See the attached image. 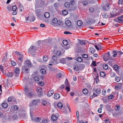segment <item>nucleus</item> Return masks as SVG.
<instances>
[{
  "mask_svg": "<svg viewBox=\"0 0 123 123\" xmlns=\"http://www.w3.org/2000/svg\"><path fill=\"white\" fill-rule=\"evenodd\" d=\"M37 109L35 107H31L30 109V113L31 117V119L35 122H39L41 120V117H36L34 116L35 114V112H34V110Z\"/></svg>",
  "mask_w": 123,
  "mask_h": 123,
  "instance_id": "nucleus-1",
  "label": "nucleus"
},
{
  "mask_svg": "<svg viewBox=\"0 0 123 123\" xmlns=\"http://www.w3.org/2000/svg\"><path fill=\"white\" fill-rule=\"evenodd\" d=\"M53 61H50L49 65H52L53 64L55 65L59 62V61L57 60V56L54 54L52 57Z\"/></svg>",
  "mask_w": 123,
  "mask_h": 123,
  "instance_id": "nucleus-2",
  "label": "nucleus"
},
{
  "mask_svg": "<svg viewBox=\"0 0 123 123\" xmlns=\"http://www.w3.org/2000/svg\"><path fill=\"white\" fill-rule=\"evenodd\" d=\"M101 56L105 61H107L111 58V57L110 55L109 52L105 53L104 55H102Z\"/></svg>",
  "mask_w": 123,
  "mask_h": 123,
  "instance_id": "nucleus-3",
  "label": "nucleus"
},
{
  "mask_svg": "<svg viewBox=\"0 0 123 123\" xmlns=\"http://www.w3.org/2000/svg\"><path fill=\"white\" fill-rule=\"evenodd\" d=\"M52 23L54 24H56L57 25H60L62 24V22L60 20H58L55 18H54L52 20Z\"/></svg>",
  "mask_w": 123,
  "mask_h": 123,
  "instance_id": "nucleus-4",
  "label": "nucleus"
},
{
  "mask_svg": "<svg viewBox=\"0 0 123 123\" xmlns=\"http://www.w3.org/2000/svg\"><path fill=\"white\" fill-rule=\"evenodd\" d=\"M16 53L18 60L20 61H22L23 60L24 57L22 54L18 52H16Z\"/></svg>",
  "mask_w": 123,
  "mask_h": 123,
  "instance_id": "nucleus-5",
  "label": "nucleus"
},
{
  "mask_svg": "<svg viewBox=\"0 0 123 123\" xmlns=\"http://www.w3.org/2000/svg\"><path fill=\"white\" fill-rule=\"evenodd\" d=\"M37 49V47L35 46H31L29 49L28 51L30 53L34 52Z\"/></svg>",
  "mask_w": 123,
  "mask_h": 123,
  "instance_id": "nucleus-6",
  "label": "nucleus"
},
{
  "mask_svg": "<svg viewBox=\"0 0 123 123\" xmlns=\"http://www.w3.org/2000/svg\"><path fill=\"white\" fill-rule=\"evenodd\" d=\"M22 70L23 72H25L26 73H28L29 71V69L26 65L23 66L22 68Z\"/></svg>",
  "mask_w": 123,
  "mask_h": 123,
  "instance_id": "nucleus-7",
  "label": "nucleus"
},
{
  "mask_svg": "<svg viewBox=\"0 0 123 123\" xmlns=\"http://www.w3.org/2000/svg\"><path fill=\"white\" fill-rule=\"evenodd\" d=\"M109 4L108 3H107L105 6H103V9L105 11H108L109 9Z\"/></svg>",
  "mask_w": 123,
  "mask_h": 123,
  "instance_id": "nucleus-8",
  "label": "nucleus"
},
{
  "mask_svg": "<svg viewBox=\"0 0 123 123\" xmlns=\"http://www.w3.org/2000/svg\"><path fill=\"white\" fill-rule=\"evenodd\" d=\"M101 87L100 86H98L95 91V92L97 94H100L101 93Z\"/></svg>",
  "mask_w": 123,
  "mask_h": 123,
  "instance_id": "nucleus-9",
  "label": "nucleus"
},
{
  "mask_svg": "<svg viewBox=\"0 0 123 123\" xmlns=\"http://www.w3.org/2000/svg\"><path fill=\"white\" fill-rule=\"evenodd\" d=\"M118 22L121 23L123 22V15H122L118 18Z\"/></svg>",
  "mask_w": 123,
  "mask_h": 123,
  "instance_id": "nucleus-10",
  "label": "nucleus"
},
{
  "mask_svg": "<svg viewBox=\"0 0 123 123\" xmlns=\"http://www.w3.org/2000/svg\"><path fill=\"white\" fill-rule=\"evenodd\" d=\"M59 115L57 114L56 115H53L51 116V118L52 119L53 121H55L56 120L57 118L59 117Z\"/></svg>",
  "mask_w": 123,
  "mask_h": 123,
  "instance_id": "nucleus-11",
  "label": "nucleus"
},
{
  "mask_svg": "<svg viewBox=\"0 0 123 123\" xmlns=\"http://www.w3.org/2000/svg\"><path fill=\"white\" fill-rule=\"evenodd\" d=\"M25 63L28 67H30L32 66V64L31 62L29 60H27L25 61Z\"/></svg>",
  "mask_w": 123,
  "mask_h": 123,
  "instance_id": "nucleus-12",
  "label": "nucleus"
},
{
  "mask_svg": "<svg viewBox=\"0 0 123 123\" xmlns=\"http://www.w3.org/2000/svg\"><path fill=\"white\" fill-rule=\"evenodd\" d=\"M60 97V95L58 93H55L54 95V98L55 99H58Z\"/></svg>",
  "mask_w": 123,
  "mask_h": 123,
  "instance_id": "nucleus-13",
  "label": "nucleus"
},
{
  "mask_svg": "<svg viewBox=\"0 0 123 123\" xmlns=\"http://www.w3.org/2000/svg\"><path fill=\"white\" fill-rule=\"evenodd\" d=\"M54 91L53 90H50L48 92V96L49 97H50L52 96L54 93Z\"/></svg>",
  "mask_w": 123,
  "mask_h": 123,
  "instance_id": "nucleus-14",
  "label": "nucleus"
},
{
  "mask_svg": "<svg viewBox=\"0 0 123 123\" xmlns=\"http://www.w3.org/2000/svg\"><path fill=\"white\" fill-rule=\"evenodd\" d=\"M54 54L57 56H59L61 55V53L60 51H58L54 53Z\"/></svg>",
  "mask_w": 123,
  "mask_h": 123,
  "instance_id": "nucleus-15",
  "label": "nucleus"
},
{
  "mask_svg": "<svg viewBox=\"0 0 123 123\" xmlns=\"http://www.w3.org/2000/svg\"><path fill=\"white\" fill-rule=\"evenodd\" d=\"M44 16L45 18H48L50 16V14L49 12H46L44 13Z\"/></svg>",
  "mask_w": 123,
  "mask_h": 123,
  "instance_id": "nucleus-16",
  "label": "nucleus"
},
{
  "mask_svg": "<svg viewBox=\"0 0 123 123\" xmlns=\"http://www.w3.org/2000/svg\"><path fill=\"white\" fill-rule=\"evenodd\" d=\"M39 103V101L38 100H34L32 101V103L33 105H36L38 103Z\"/></svg>",
  "mask_w": 123,
  "mask_h": 123,
  "instance_id": "nucleus-17",
  "label": "nucleus"
},
{
  "mask_svg": "<svg viewBox=\"0 0 123 123\" xmlns=\"http://www.w3.org/2000/svg\"><path fill=\"white\" fill-rule=\"evenodd\" d=\"M65 24L66 25L68 26H70L71 25V21L69 20H67L65 22Z\"/></svg>",
  "mask_w": 123,
  "mask_h": 123,
  "instance_id": "nucleus-18",
  "label": "nucleus"
},
{
  "mask_svg": "<svg viewBox=\"0 0 123 123\" xmlns=\"http://www.w3.org/2000/svg\"><path fill=\"white\" fill-rule=\"evenodd\" d=\"M122 87V84L121 83H119L118 85H116L115 86L116 88L117 89H118Z\"/></svg>",
  "mask_w": 123,
  "mask_h": 123,
  "instance_id": "nucleus-19",
  "label": "nucleus"
},
{
  "mask_svg": "<svg viewBox=\"0 0 123 123\" xmlns=\"http://www.w3.org/2000/svg\"><path fill=\"white\" fill-rule=\"evenodd\" d=\"M25 94L27 96L29 97H32L33 95L32 93L30 92H26V93H25Z\"/></svg>",
  "mask_w": 123,
  "mask_h": 123,
  "instance_id": "nucleus-20",
  "label": "nucleus"
},
{
  "mask_svg": "<svg viewBox=\"0 0 123 123\" xmlns=\"http://www.w3.org/2000/svg\"><path fill=\"white\" fill-rule=\"evenodd\" d=\"M80 65H77L75 66L74 68V70L78 71L80 70Z\"/></svg>",
  "mask_w": 123,
  "mask_h": 123,
  "instance_id": "nucleus-21",
  "label": "nucleus"
},
{
  "mask_svg": "<svg viewBox=\"0 0 123 123\" xmlns=\"http://www.w3.org/2000/svg\"><path fill=\"white\" fill-rule=\"evenodd\" d=\"M2 105L3 108H6L7 107L8 104L7 103L4 102L2 104Z\"/></svg>",
  "mask_w": 123,
  "mask_h": 123,
  "instance_id": "nucleus-22",
  "label": "nucleus"
},
{
  "mask_svg": "<svg viewBox=\"0 0 123 123\" xmlns=\"http://www.w3.org/2000/svg\"><path fill=\"white\" fill-rule=\"evenodd\" d=\"M60 62L63 64H65L66 62L65 59L64 58H62L60 60Z\"/></svg>",
  "mask_w": 123,
  "mask_h": 123,
  "instance_id": "nucleus-23",
  "label": "nucleus"
},
{
  "mask_svg": "<svg viewBox=\"0 0 123 123\" xmlns=\"http://www.w3.org/2000/svg\"><path fill=\"white\" fill-rule=\"evenodd\" d=\"M116 9H113V11H111L110 12V14L111 15L113 16V15L115 14L116 12H115Z\"/></svg>",
  "mask_w": 123,
  "mask_h": 123,
  "instance_id": "nucleus-24",
  "label": "nucleus"
},
{
  "mask_svg": "<svg viewBox=\"0 0 123 123\" xmlns=\"http://www.w3.org/2000/svg\"><path fill=\"white\" fill-rule=\"evenodd\" d=\"M77 24L79 26H81L82 25V22L81 20H78L77 22Z\"/></svg>",
  "mask_w": 123,
  "mask_h": 123,
  "instance_id": "nucleus-25",
  "label": "nucleus"
},
{
  "mask_svg": "<svg viewBox=\"0 0 123 123\" xmlns=\"http://www.w3.org/2000/svg\"><path fill=\"white\" fill-rule=\"evenodd\" d=\"M76 60L79 62H82L83 60L82 58L80 57H78L76 59Z\"/></svg>",
  "mask_w": 123,
  "mask_h": 123,
  "instance_id": "nucleus-26",
  "label": "nucleus"
},
{
  "mask_svg": "<svg viewBox=\"0 0 123 123\" xmlns=\"http://www.w3.org/2000/svg\"><path fill=\"white\" fill-rule=\"evenodd\" d=\"M90 49L89 51L91 53L93 54L95 52V50L93 48H91Z\"/></svg>",
  "mask_w": 123,
  "mask_h": 123,
  "instance_id": "nucleus-27",
  "label": "nucleus"
},
{
  "mask_svg": "<svg viewBox=\"0 0 123 123\" xmlns=\"http://www.w3.org/2000/svg\"><path fill=\"white\" fill-rule=\"evenodd\" d=\"M40 71L41 73L42 74H45L46 73V70L44 69H42L40 70Z\"/></svg>",
  "mask_w": 123,
  "mask_h": 123,
  "instance_id": "nucleus-28",
  "label": "nucleus"
},
{
  "mask_svg": "<svg viewBox=\"0 0 123 123\" xmlns=\"http://www.w3.org/2000/svg\"><path fill=\"white\" fill-rule=\"evenodd\" d=\"M37 92L39 93H41L42 91V88L40 87H38L37 88Z\"/></svg>",
  "mask_w": 123,
  "mask_h": 123,
  "instance_id": "nucleus-29",
  "label": "nucleus"
},
{
  "mask_svg": "<svg viewBox=\"0 0 123 123\" xmlns=\"http://www.w3.org/2000/svg\"><path fill=\"white\" fill-rule=\"evenodd\" d=\"M83 92L85 94H87L88 92V90L86 88H84L82 90Z\"/></svg>",
  "mask_w": 123,
  "mask_h": 123,
  "instance_id": "nucleus-30",
  "label": "nucleus"
},
{
  "mask_svg": "<svg viewBox=\"0 0 123 123\" xmlns=\"http://www.w3.org/2000/svg\"><path fill=\"white\" fill-rule=\"evenodd\" d=\"M43 60L45 62L47 61L48 59V58L47 56L46 55L43 56Z\"/></svg>",
  "mask_w": 123,
  "mask_h": 123,
  "instance_id": "nucleus-31",
  "label": "nucleus"
},
{
  "mask_svg": "<svg viewBox=\"0 0 123 123\" xmlns=\"http://www.w3.org/2000/svg\"><path fill=\"white\" fill-rule=\"evenodd\" d=\"M64 5L67 8H68L70 6L69 3L68 2L65 3L64 4Z\"/></svg>",
  "mask_w": 123,
  "mask_h": 123,
  "instance_id": "nucleus-32",
  "label": "nucleus"
},
{
  "mask_svg": "<svg viewBox=\"0 0 123 123\" xmlns=\"http://www.w3.org/2000/svg\"><path fill=\"white\" fill-rule=\"evenodd\" d=\"M103 68L104 69L107 70L108 69V67L107 64H104L103 65Z\"/></svg>",
  "mask_w": 123,
  "mask_h": 123,
  "instance_id": "nucleus-33",
  "label": "nucleus"
},
{
  "mask_svg": "<svg viewBox=\"0 0 123 123\" xmlns=\"http://www.w3.org/2000/svg\"><path fill=\"white\" fill-rule=\"evenodd\" d=\"M100 75L101 77H104L105 76L106 74L104 72H101L100 73Z\"/></svg>",
  "mask_w": 123,
  "mask_h": 123,
  "instance_id": "nucleus-34",
  "label": "nucleus"
},
{
  "mask_svg": "<svg viewBox=\"0 0 123 123\" xmlns=\"http://www.w3.org/2000/svg\"><path fill=\"white\" fill-rule=\"evenodd\" d=\"M57 106L59 108H62L63 106V105L61 103H59L57 104Z\"/></svg>",
  "mask_w": 123,
  "mask_h": 123,
  "instance_id": "nucleus-35",
  "label": "nucleus"
},
{
  "mask_svg": "<svg viewBox=\"0 0 123 123\" xmlns=\"http://www.w3.org/2000/svg\"><path fill=\"white\" fill-rule=\"evenodd\" d=\"M112 55L113 57H116L117 55V51H113L112 53Z\"/></svg>",
  "mask_w": 123,
  "mask_h": 123,
  "instance_id": "nucleus-36",
  "label": "nucleus"
},
{
  "mask_svg": "<svg viewBox=\"0 0 123 123\" xmlns=\"http://www.w3.org/2000/svg\"><path fill=\"white\" fill-rule=\"evenodd\" d=\"M15 72L17 74H19V69L18 68H16L15 70Z\"/></svg>",
  "mask_w": 123,
  "mask_h": 123,
  "instance_id": "nucleus-37",
  "label": "nucleus"
},
{
  "mask_svg": "<svg viewBox=\"0 0 123 123\" xmlns=\"http://www.w3.org/2000/svg\"><path fill=\"white\" fill-rule=\"evenodd\" d=\"M68 11L66 10H64V11H62V14L64 15H66L68 13Z\"/></svg>",
  "mask_w": 123,
  "mask_h": 123,
  "instance_id": "nucleus-38",
  "label": "nucleus"
},
{
  "mask_svg": "<svg viewBox=\"0 0 123 123\" xmlns=\"http://www.w3.org/2000/svg\"><path fill=\"white\" fill-rule=\"evenodd\" d=\"M5 56L2 59V61L3 62H5L6 61L7 59V55L6 54H5Z\"/></svg>",
  "mask_w": 123,
  "mask_h": 123,
  "instance_id": "nucleus-39",
  "label": "nucleus"
},
{
  "mask_svg": "<svg viewBox=\"0 0 123 123\" xmlns=\"http://www.w3.org/2000/svg\"><path fill=\"white\" fill-rule=\"evenodd\" d=\"M63 43L65 45H67L68 44V41L66 40H63Z\"/></svg>",
  "mask_w": 123,
  "mask_h": 123,
  "instance_id": "nucleus-40",
  "label": "nucleus"
},
{
  "mask_svg": "<svg viewBox=\"0 0 123 123\" xmlns=\"http://www.w3.org/2000/svg\"><path fill=\"white\" fill-rule=\"evenodd\" d=\"M17 9V7L16 6L14 5L12 7V10L13 11H15Z\"/></svg>",
  "mask_w": 123,
  "mask_h": 123,
  "instance_id": "nucleus-41",
  "label": "nucleus"
},
{
  "mask_svg": "<svg viewBox=\"0 0 123 123\" xmlns=\"http://www.w3.org/2000/svg\"><path fill=\"white\" fill-rule=\"evenodd\" d=\"M29 91V89L28 87H25L24 88L25 93H26V92H28Z\"/></svg>",
  "mask_w": 123,
  "mask_h": 123,
  "instance_id": "nucleus-42",
  "label": "nucleus"
},
{
  "mask_svg": "<svg viewBox=\"0 0 123 123\" xmlns=\"http://www.w3.org/2000/svg\"><path fill=\"white\" fill-rule=\"evenodd\" d=\"M35 17L34 16H33L30 19L29 21L30 22H33L35 20Z\"/></svg>",
  "mask_w": 123,
  "mask_h": 123,
  "instance_id": "nucleus-43",
  "label": "nucleus"
},
{
  "mask_svg": "<svg viewBox=\"0 0 123 123\" xmlns=\"http://www.w3.org/2000/svg\"><path fill=\"white\" fill-rule=\"evenodd\" d=\"M19 9H20V12H22L24 9V8L23 6L20 5L19 6Z\"/></svg>",
  "mask_w": 123,
  "mask_h": 123,
  "instance_id": "nucleus-44",
  "label": "nucleus"
},
{
  "mask_svg": "<svg viewBox=\"0 0 123 123\" xmlns=\"http://www.w3.org/2000/svg\"><path fill=\"white\" fill-rule=\"evenodd\" d=\"M38 84L41 86H43L44 85V84L43 81H41L39 82L38 83Z\"/></svg>",
  "mask_w": 123,
  "mask_h": 123,
  "instance_id": "nucleus-45",
  "label": "nucleus"
},
{
  "mask_svg": "<svg viewBox=\"0 0 123 123\" xmlns=\"http://www.w3.org/2000/svg\"><path fill=\"white\" fill-rule=\"evenodd\" d=\"M115 80L116 81L118 82L120 81V79L119 77H117L115 78Z\"/></svg>",
  "mask_w": 123,
  "mask_h": 123,
  "instance_id": "nucleus-46",
  "label": "nucleus"
},
{
  "mask_svg": "<svg viewBox=\"0 0 123 123\" xmlns=\"http://www.w3.org/2000/svg\"><path fill=\"white\" fill-rule=\"evenodd\" d=\"M82 4L84 5H87L88 4L87 2L86 1H83L82 2Z\"/></svg>",
  "mask_w": 123,
  "mask_h": 123,
  "instance_id": "nucleus-47",
  "label": "nucleus"
},
{
  "mask_svg": "<svg viewBox=\"0 0 123 123\" xmlns=\"http://www.w3.org/2000/svg\"><path fill=\"white\" fill-rule=\"evenodd\" d=\"M103 106V105H100L101 107L99 108L98 110V112L99 113H101V108Z\"/></svg>",
  "mask_w": 123,
  "mask_h": 123,
  "instance_id": "nucleus-48",
  "label": "nucleus"
},
{
  "mask_svg": "<svg viewBox=\"0 0 123 123\" xmlns=\"http://www.w3.org/2000/svg\"><path fill=\"white\" fill-rule=\"evenodd\" d=\"M117 55H120L123 54V52L119 50H117Z\"/></svg>",
  "mask_w": 123,
  "mask_h": 123,
  "instance_id": "nucleus-49",
  "label": "nucleus"
},
{
  "mask_svg": "<svg viewBox=\"0 0 123 123\" xmlns=\"http://www.w3.org/2000/svg\"><path fill=\"white\" fill-rule=\"evenodd\" d=\"M34 79L35 81H38L39 80V78L38 76H36L34 77Z\"/></svg>",
  "mask_w": 123,
  "mask_h": 123,
  "instance_id": "nucleus-50",
  "label": "nucleus"
},
{
  "mask_svg": "<svg viewBox=\"0 0 123 123\" xmlns=\"http://www.w3.org/2000/svg\"><path fill=\"white\" fill-rule=\"evenodd\" d=\"M11 65L13 66H15L16 65V62L13 61H12L11 62Z\"/></svg>",
  "mask_w": 123,
  "mask_h": 123,
  "instance_id": "nucleus-51",
  "label": "nucleus"
},
{
  "mask_svg": "<svg viewBox=\"0 0 123 123\" xmlns=\"http://www.w3.org/2000/svg\"><path fill=\"white\" fill-rule=\"evenodd\" d=\"M106 93V90L105 89H103L102 91V95L103 96H105Z\"/></svg>",
  "mask_w": 123,
  "mask_h": 123,
  "instance_id": "nucleus-52",
  "label": "nucleus"
},
{
  "mask_svg": "<svg viewBox=\"0 0 123 123\" xmlns=\"http://www.w3.org/2000/svg\"><path fill=\"white\" fill-rule=\"evenodd\" d=\"M82 57L84 58H87L88 57V55L86 54H83L82 55Z\"/></svg>",
  "mask_w": 123,
  "mask_h": 123,
  "instance_id": "nucleus-53",
  "label": "nucleus"
},
{
  "mask_svg": "<svg viewBox=\"0 0 123 123\" xmlns=\"http://www.w3.org/2000/svg\"><path fill=\"white\" fill-rule=\"evenodd\" d=\"M13 75V74L12 73L10 72L7 74V76L8 77H10Z\"/></svg>",
  "mask_w": 123,
  "mask_h": 123,
  "instance_id": "nucleus-54",
  "label": "nucleus"
},
{
  "mask_svg": "<svg viewBox=\"0 0 123 123\" xmlns=\"http://www.w3.org/2000/svg\"><path fill=\"white\" fill-rule=\"evenodd\" d=\"M42 104L44 106H46L47 104V102L45 101H42Z\"/></svg>",
  "mask_w": 123,
  "mask_h": 123,
  "instance_id": "nucleus-55",
  "label": "nucleus"
},
{
  "mask_svg": "<svg viewBox=\"0 0 123 123\" xmlns=\"http://www.w3.org/2000/svg\"><path fill=\"white\" fill-rule=\"evenodd\" d=\"M120 107L119 106H115V109L116 111H118L120 109Z\"/></svg>",
  "mask_w": 123,
  "mask_h": 123,
  "instance_id": "nucleus-56",
  "label": "nucleus"
},
{
  "mask_svg": "<svg viewBox=\"0 0 123 123\" xmlns=\"http://www.w3.org/2000/svg\"><path fill=\"white\" fill-rule=\"evenodd\" d=\"M89 11L90 12H93L94 11V10L93 8L92 7H90L89 8Z\"/></svg>",
  "mask_w": 123,
  "mask_h": 123,
  "instance_id": "nucleus-57",
  "label": "nucleus"
},
{
  "mask_svg": "<svg viewBox=\"0 0 123 123\" xmlns=\"http://www.w3.org/2000/svg\"><path fill=\"white\" fill-rule=\"evenodd\" d=\"M113 97V96L112 95H111L108 97V98L109 99H112Z\"/></svg>",
  "mask_w": 123,
  "mask_h": 123,
  "instance_id": "nucleus-58",
  "label": "nucleus"
},
{
  "mask_svg": "<svg viewBox=\"0 0 123 123\" xmlns=\"http://www.w3.org/2000/svg\"><path fill=\"white\" fill-rule=\"evenodd\" d=\"M80 44L81 45H83V44H85V42L83 40L80 41Z\"/></svg>",
  "mask_w": 123,
  "mask_h": 123,
  "instance_id": "nucleus-59",
  "label": "nucleus"
},
{
  "mask_svg": "<svg viewBox=\"0 0 123 123\" xmlns=\"http://www.w3.org/2000/svg\"><path fill=\"white\" fill-rule=\"evenodd\" d=\"M13 109L14 110L16 111L18 109V107L17 105H15L14 106Z\"/></svg>",
  "mask_w": 123,
  "mask_h": 123,
  "instance_id": "nucleus-60",
  "label": "nucleus"
},
{
  "mask_svg": "<svg viewBox=\"0 0 123 123\" xmlns=\"http://www.w3.org/2000/svg\"><path fill=\"white\" fill-rule=\"evenodd\" d=\"M102 15L103 17V18H107V16L105 13H103Z\"/></svg>",
  "mask_w": 123,
  "mask_h": 123,
  "instance_id": "nucleus-61",
  "label": "nucleus"
},
{
  "mask_svg": "<svg viewBox=\"0 0 123 123\" xmlns=\"http://www.w3.org/2000/svg\"><path fill=\"white\" fill-rule=\"evenodd\" d=\"M118 3L119 4H123V0H119Z\"/></svg>",
  "mask_w": 123,
  "mask_h": 123,
  "instance_id": "nucleus-62",
  "label": "nucleus"
},
{
  "mask_svg": "<svg viewBox=\"0 0 123 123\" xmlns=\"http://www.w3.org/2000/svg\"><path fill=\"white\" fill-rule=\"evenodd\" d=\"M114 67L115 70H117L118 68V66L116 65H115L114 66Z\"/></svg>",
  "mask_w": 123,
  "mask_h": 123,
  "instance_id": "nucleus-63",
  "label": "nucleus"
},
{
  "mask_svg": "<svg viewBox=\"0 0 123 123\" xmlns=\"http://www.w3.org/2000/svg\"><path fill=\"white\" fill-rule=\"evenodd\" d=\"M105 123H110V121L109 119H106L105 121Z\"/></svg>",
  "mask_w": 123,
  "mask_h": 123,
  "instance_id": "nucleus-64",
  "label": "nucleus"
}]
</instances>
